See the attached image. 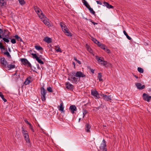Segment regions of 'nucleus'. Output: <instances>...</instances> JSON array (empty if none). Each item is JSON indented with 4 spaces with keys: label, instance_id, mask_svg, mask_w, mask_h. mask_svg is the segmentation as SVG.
I'll return each mask as SVG.
<instances>
[{
    "label": "nucleus",
    "instance_id": "nucleus-10",
    "mask_svg": "<svg viewBox=\"0 0 151 151\" xmlns=\"http://www.w3.org/2000/svg\"><path fill=\"white\" fill-rule=\"evenodd\" d=\"M75 74L76 77H79L80 78L81 77L83 78L86 76V75L81 71H77L76 73H75Z\"/></svg>",
    "mask_w": 151,
    "mask_h": 151
},
{
    "label": "nucleus",
    "instance_id": "nucleus-36",
    "mask_svg": "<svg viewBox=\"0 0 151 151\" xmlns=\"http://www.w3.org/2000/svg\"><path fill=\"white\" fill-rule=\"evenodd\" d=\"M31 55L33 56V58H35L36 60L39 58L36 54L32 53Z\"/></svg>",
    "mask_w": 151,
    "mask_h": 151
},
{
    "label": "nucleus",
    "instance_id": "nucleus-32",
    "mask_svg": "<svg viewBox=\"0 0 151 151\" xmlns=\"http://www.w3.org/2000/svg\"><path fill=\"white\" fill-rule=\"evenodd\" d=\"M104 60V58H102L103 60H102V62H101L100 63H101V64L104 65H105L107 64V62L106 61Z\"/></svg>",
    "mask_w": 151,
    "mask_h": 151
},
{
    "label": "nucleus",
    "instance_id": "nucleus-7",
    "mask_svg": "<svg viewBox=\"0 0 151 151\" xmlns=\"http://www.w3.org/2000/svg\"><path fill=\"white\" fill-rule=\"evenodd\" d=\"M21 61L23 64L27 65V67H30L31 64L28 60L25 58L21 59Z\"/></svg>",
    "mask_w": 151,
    "mask_h": 151
},
{
    "label": "nucleus",
    "instance_id": "nucleus-57",
    "mask_svg": "<svg viewBox=\"0 0 151 151\" xmlns=\"http://www.w3.org/2000/svg\"><path fill=\"white\" fill-rule=\"evenodd\" d=\"M17 71H16V72H15V73L13 75H12L13 76H15V75H17Z\"/></svg>",
    "mask_w": 151,
    "mask_h": 151
},
{
    "label": "nucleus",
    "instance_id": "nucleus-25",
    "mask_svg": "<svg viewBox=\"0 0 151 151\" xmlns=\"http://www.w3.org/2000/svg\"><path fill=\"white\" fill-rule=\"evenodd\" d=\"M36 13L38 14L39 17H40V16H41V15H44L43 13H42V11L40 9V10H38L37 12H36Z\"/></svg>",
    "mask_w": 151,
    "mask_h": 151
},
{
    "label": "nucleus",
    "instance_id": "nucleus-39",
    "mask_svg": "<svg viewBox=\"0 0 151 151\" xmlns=\"http://www.w3.org/2000/svg\"><path fill=\"white\" fill-rule=\"evenodd\" d=\"M36 60L40 64H44L43 62L38 58Z\"/></svg>",
    "mask_w": 151,
    "mask_h": 151
},
{
    "label": "nucleus",
    "instance_id": "nucleus-63",
    "mask_svg": "<svg viewBox=\"0 0 151 151\" xmlns=\"http://www.w3.org/2000/svg\"><path fill=\"white\" fill-rule=\"evenodd\" d=\"M9 51H10V48H9Z\"/></svg>",
    "mask_w": 151,
    "mask_h": 151
},
{
    "label": "nucleus",
    "instance_id": "nucleus-61",
    "mask_svg": "<svg viewBox=\"0 0 151 151\" xmlns=\"http://www.w3.org/2000/svg\"><path fill=\"white\" fill-rule=\"evenodd\" d=\"M81 120V118H79V119L78 122H80V120Z\"/></svg>",
    "mask_w": 151,
    "mask_h": 151
},
{
    "label": "nucleus",
    "instance_id": "nucleus-46",
    "mask_svg": "<svg viewBox=\"0 0 151 151\" xmlns=\"http://www.w3.org/2000/svg\"><path fill=\"white\" fill-rule=\"evenodd\" d=\"M0 48L1 49H5V48L4 47V46L2 45V44L1 42H0Z\"/></svg>",
    "mask_w": 151,
    "mask_h": 151
},
{
    "label": "nucleus",
    "instance_id": "nucleus-40",
    "mask_svg": "<svg viewBox=\"0 0 151 151\" xmlns=\"http://www.w3.org/2000/svg\"><path fill=\"white\" fill-rule=\"evenodd\" d=\"M47 90L49 92H52L53 91L52 88L50 86L47 88Z\"/></svg>",
    "mask_w": 151,
    "mask_h": 151
},
{
    "label": "nucleus",
    "instance_id": "nucleus-5",
    "mask_svg": "<svg viewBox=\"0 0 151 151\" xmlns=\"http://www.w3.org/2000/svg\"><path fill=\"white\" fill-rule=\"evenodd\" d=\"M100 151H106V141L104 139H103L102 143L101 144L100 146Z\"/></svg>",
    "mask_w": 151,
    "mask_h": 151
},
{
    "label": "nucleus",
    "instance_id": "nucleus-59",
    "mask_svg": "<svg viewBox=\"0 0 151 151\" xmlns=\"http://www.w3.org/2000/svg\"><path fill=\"white\" fill-rule=\"evenodd\" d=\"M91 72L93 73H94V70H91Z\"/></svg>",
    "mask_w": 151,
    "mask_h": 151
},
{
    "label": "nucleus",
    "instance_id": "nucleus-30",
    "mask_svg": "<svg viewBox=\"0 0 151 151\" xmlns=\"http://www.w3.org/2000/svg\"><path fill=\"white\" fill-rule=\"evenodd\" d=\"M102 74L101 73H98V78L99 79V81H102Z\"/></svg>",
    "mask_w": 151,
    "mask_h": 151
},
{
    "label": "nucleus",
    "instance_id": "nucleus-38",
    "mask_svg": "<svg viewBox=\"0 0 151 151\" xmlns=\"http://www.w3.org/2000/svg\"><path fill=\"white\" fill-rule=\"evenodd\" d=\"M18 1L20 4L21 5L24 4L25 3L24 0H18Z\"/></svg>",
    "mask_w": 151,
    "mask_h": 151
},
{
    "label": "nucleus",
    "instance_id": "nucleus-4",
    "mask_svg": "<svg viewBox=\"0 0 151 151\" xmlns=\"http://www.w3.org/2000/svg\"><path fill=\"white\" fill-rule=\"evenodd\" d=\"M47 91L43 87L40 88V93L41 94V98L43 101H45L46 100V95Z\"/></svg>",
    "mask_w": 151,
    "mask_h": 151
},
{
    "label": "nucleus",
    "instance_id": "nucleus-13",
    "mask_svg": "<svg viewBox=\"0 0 151 151\" xmlns=\"http://www.w3.org/2000/svg\"><path fill=\"white\" fill-rule=\"evenodd\" d=\"M136 86L137 87V88L139 89H143L145 88V85H142V84L140 83H136Z\"/></svg>",
    "mask_w": 151,
    "mask_h": 151
},
{
    "label": "nucleus",
    "instance_id": "nucleus-31",
    "mask_svg": "<svg viewBox=\"0 0 151 151\" xmlns=\"http://www.w3.org/2000/svg\"><path fill=\"white\" fill-rule=\"evenodd\" d=\"M22 133L23 134V136L28 134L27 131L24 130L23 127H22Z\"/></svg>",
    "mask_w": 151,
    "mask_h": 151
},
{
    "label": "nucleus",
    "instance_id": "nucleus-18",
    "mask_svg": "<svg viewBox=\"0 0 151 151\" xmlns=\"http://www.w3.org/2000/svg\"><path fill=\"white\" fill-rule=\"evenodd\" d=\"M31 79V77H29L27 78L25 82H24V84L26 85H27L30 83L31 82L30 80Z\"/></svg>",
    "mask_w": 151,
    "mask_h": 151
},
{
    "label": "nucleus",
    "instance_id": "nucleus-42",
    "mask_svg": "<svg viewBox=\"0 0 151 151\" xmlns=\"http://www.w3.org/2000/svg\"><path fill=\"white\" fill-rule=\"evenodd\" d=\"M4 54L6 55L7 57H8L9 58H10L11 57V55H10L8 51L4 52Z\"/></svg>",
    "mask_w": 151,
    "mask_h": 151
},
{
    "label": "nucleus",
    "instance_id": "nucleus-20",
    "mask_svg": "<svg viewBox=\"0 0 151 151\" xmlns=\"http://www.w3.org/2000/svg\"><path fill=\"white\" fill-rule=\"evenodd\" d=\"M24 137L25 141L27 142H29V138L28 134L23 136Z\"/></svg>",
    "mask_w": 151,
    "mask_h": 151
},
{
    "label": "nucleus",
    "instance_id": "nucleus-6",
    "mask_svg": "<svg viewBox=\"0 0 151 151\" xmlns=\"http://www.w3.org/2000/svg\"><path fill=\"white\" fill-rule=\"evenodd\" d=\"M100 95L105 101H108L111 100L112 97L111 95L107 96L103 93H101Z\"/></svg>",
    "mask_w": 151,
    "mask_h": 151
},
{
    "label": "nucleus",
    "instance_id": "nucleus-64",
    "mask_svg": "<svg viewBox=\"0 0 151 151\" xmlns=\"http://www.w3.org/2000/svg\"><path fill=\"white\" fill-rule=\"evenodd\" d=\"M106 93H108V92H106Z\"/></svg>",
    "mask_w": 151,
    "mask_h": 151
},
{
    "label": "nucleus",
    "instance_id": "nucleus-27",
    "mask_svg": "<svg viewBox=\"0 0 151 151\" xmlns=\"http://www.w3.org/2000/svg\"><path fill=\"white\" fill-rule=\"evenodd\" d=\"M82 2L84 5H85L87 8L90 6L88 4L87 2L85 0H82Z\"/></svg>",
    "mask_w": 151,
    "mask_h": 151
},
{
    "label": "nucleus",
    "instance_id": "nucleus-1",
    "mask_svg": "<svg viewBox=\"0 0 151 151\" xmlns=\"http://www.w3.org/2000/svg\"><path fill=\"white\" fill-rule=\"evenodd\" d=\"M78 78L76 76L75 72H72L70 73L68 77V80L71 81L73 83L77 84L78 82Z\"/></svg>",
    "mask_w": 151,
    "mask_h": 151
},
{
    "label": "nucleus",
    "instance_id": "nucleus-60",
    "mask_svg": "<svg viewBox=\"0 0 151 151\" xmlns=\"http://www.w3.org/2000/svg\"><path fill=\"white\" fill-rule=\"evenodd\" d=\"M149 91H150L151 92V88H149Z\"/></svg>",
    "mask_w": 151,
    "mask_h": 151
},
{
    "label": "nucleus",
    "instance_id": "nucleus-26",
    "mask_svg": "<svg viewBox=\"0 0 151 151\" xmlns=\"http://www.w3.org/2000/svg\"><path fill=\"white\" fill-rule=\"evenodd\" d=\"M14 37L15 38V39L18 41L23 42V40L19 36L17 35H15L14 36Z\"/></svg>",
    "mask_w": 151,
    "mask_h": 151
},
{
    "label": "nucleus",
    "instance_id": "nucleus-55",
    "mask_svg": "<svg viewBox=\"0 0 151 151\" xmlns=\"http://www.w3.org/2000/svg\"><path fill=\"white\" fill-rule=\"evenodd\" d=\"M123 32V33H124V35L125 36L127 35V32H126L125 30H124Z\"/></svg>",
    "mask_w": 151,
    "mask_h": 151
},
{
    "label": "nucleus",
    "instance_id": "nucleus-37",
    "mask_svg": "<svg viewBox=\"0 0 151 151\" xmlns=\"http://www.w3.org/2000/svg\"><path fill=\"white\" fill-rule=\"evenodd\" d=\"M100 58H100V57H99L97 56H96V59L99 62H102V60H103L102 58L101 59H100Z\"/></svg>",
    "mask_w": 151,
    "mask_h": 151
},
{
    "label": "nucleus",
    "instance_id": "nucleus-58",
    "mask_svg": "<svg viewBox=\"0 0 151 151\" xmlns=\"http://www.w3.org/2000/svg\"><path fill=\"white\" fill-rule=\"evenodd\" d=\"M73 64L74 65V67H75V62H73Z\"/></svg>",
    "mask_w": 151,
    "mask_h": 151
},
{
    "label": "nucleus",
    "instance_id": "nucleus-35",
    "mask_svg": "<svg viewBox=\"0 0 151 151\" xmlns=\"http://www.w3.org/2000/svg\"><path fill=\"white\" fill-rule=\"evenodd\" d=\"M137 70L139 72L141 73H143L144 72L143 69L140 67H138Z\"/></svg>",
    "mask_w": 151,
    "mask_h": 151
},
{
    "label": "nucleus",
    "instance_id": "nucleus-48",
    "mask_svg": "<svg viewBox=\"0 0 151 151\" xmlns=\"http://www.w3.org/2000/svg\"><path fill=\"white\" fill-rule=\"evenodd\" d=\"M11 42L12 44H15L16 43V41L14 39H12L11 40Z\"/></svg>",
    "mask_w": 151,
    "mask_h": 151
},
{
    "label": "nucleus",
    "instance_id": "nucleus-2",
    "mask_svg": "<svg viewBox=\"0 0 151 151\" xmlns=\"http://www.w3.org/2000/svg\"><path fill=\"white\" fill-rule=\"evenodd\" d=\"M60 25L63 31L65 33V35L68 36H72V34L68 30V28L65 24L62 22L60 23Z\"/></svg>",
    "mask_w": 151,
    "mask_h": 151
},
{
    "label": "nucleus",
    "instance_id": "nucleus-41",
    "mask_svg": "<svg viewBox=\"0 0 151 151\" xmlns=\"http://www.w3.org/2000/svg\"><path fill=\"white\" fill-rule=\"evenodd\" d=\"M34 10H35V12H37V11L38 10H40V8H39V7H38L37 6H34Z\"/></svg>",
    "mask_w": 151,
    "mask_h": 151
},
{
    "label": "nucleus",
    "instance_id": "nucleus-21",
    "mask_svg": "<svg viewBox=\"0 0 151 151\" xmlns=\"http://www.w3.org/2000/svg\"><path fill=\"white\" fill-rule=\"evenodd\" d=\"M98 45L101 48L105 50V48H106V47L105 46V45L104 44H103L101 42H99Z\"/></svg>",
    "mask_w": 151,
    "mask_h": 151
},
{
    "label": "nucleus",
    "instance_id": "nucleus-53",
    "mask_svg": "<svg viewBox=\"0 0 151 151\" xmlns=\"http://www.w3.org/2000/svg\"><path fill=\"white\" fill-rule=\"evenodd\" d=\"M96 3L98 4H99L100 5H102V3L100 1H96Z\"/></svg>",
    "mask_w": 151,
    "mask_h": 151
},
{
    "label": "nucleus",
    "instance_id": "nucleus-54",
    "mask_svg": "<svg viewBox=\"0 0 151 151\" xmlns=\"http://www.w3.org/2000/svg\"><path fill=\"white\" fill-rule=\"evenodd\" d=\"M24 121L27 124H28L29 125L31 124L26 119L24 120Z\"/></svg>",
    "mask_w": 151,
    "mask_h": 151
},
{
    "label": "nucleus",
    "instance_id": "nucleus-51",
    "mask_svg": "<svg viewBox=\"0 0 151 151\" xmlns=\"http://www.w3.org/2000/svg\"><path fill=\"white\" fill-rule=\"evenodd\" d=\"M3 32V31L1 29H0V38H2L1 34Z\"/></svg>",
    "mask_w": 151,
    "mask_h": 151
},
{
    "label": "nucleus",
    "instance_id": "nucleus-33",
    "mask_svg": "<svg viewBox=\"0 0 151 151\" xmlns=\"http://www.w3.org/2000/svg\"><path fill=\"white\" fill-rule=\"evenodd\" d=\"M92 40L95 43L97 44V45L100 42L98 41H97L96 39L92 37Z\"/></svg>",
    "mask_w": 151,
    "mask_h": 151
},
{
    "label": "nucleus",
    "instance_id": "nucleus-11",
    "mask_svg": "<svg viewBox=\"0 0 151 151\" xmlns=\"http://www.w3.org/2000/svg\"><path fill=\"white\" fill-rule=\"evenodd\" d=\"M1 62L2 65L4 67L7 66L8 63L4 58H1Z\"/></svg>",
    "mask_w": 151,
    "mask_h": 151
},
{
    "label": "nucleus",
    "instance_id": "nucleus-50",
    "mask_svg": "<svg viewBox=\"0 0 151 151\" xmlns=\"http://www.w3.org/2000/svg\"><path fill=\"white\" fill-rule=\"evenodd\" d=\"M89 21L91 22L94 25H95V24H98L97 23H96V22H92V20L91 19H89Z\"/></svg>",
    "mask_w": 151,
    "mask_h": 151
},
{
    "label": "nucleus",
    "instance_id": "nucleus-34",
    "mask_svg": "<svg viewBox=\"0 0 151 151\" xmlns=\"http://www.w3.org/2000/svg\"><path fill=\"white\" fill-rule=\"evenodd\" d=\"M35 48L37 50H43V48L42 47L40 46L36 45L35 46Z\"/></svg>",
    "mask_w": 151,
    "mask_h": 151
},
{
    "label": "nucleus",
    "instance_id": "nucleus-19",
    "mask_svg": "<svg viewBox=\"0 0 151 151\" xmlns=\"http://www.w3.org/2000/svg\"><path fill=\"white\" fill-rule=\"evenodd\" d=\"M64 107L63 106V102H62L60 104L59 110L62 111H64Z\"/></svg>",
    "mask_w": 151,
    "mask_h": 151
},
{
    "label": "nucleus",
    "instance_id": "nucleus-15",
    "mask_svg": "<svg viewBox=\"0 0 151 151\" xmlns=\"http://www.w3.org/2000/svg\"><path fill=\"white\" fill-rule=\"evenodd\" d=\"M102 5L103 6H106V7L108 9L113 8V6L109 4L108 3L106 2H104L103 3Z\"/></svg>",
    "mask_w": 151,
    "mask_h": 151
},
{
    "label": "nucleus",
    "instance_id": "nucleus-29",
    "mask_svg": "<svg viewBox=\"0 0 151 151\" xmlns=\"http://www.w3.org/2000/svg\"><path fill=\"white\" fill-rule=\"evenodd\" d=\"M0 96L1 97L2 99L4 101V102L6 101V100L4 98V96L3 94L1 92H0Z\"/></svg>",
    "mask_w": 151,
    "mask_h": 151
},
{
    "label": "nucleus",
    "instance_id": "nucleus-3",
    "mask_svg": "<svg viewBox=\"0 0 151 151\" xmlns=\"http://www.w3.org/2000/svg\"><path fill=\"white\" fill-rule=\"evenodd\" d=\"M40 18L41 19L42 21L46 25L49 27H51V25L49 22V19L47 18V17L45 15H41L40 16Z\"/></svg>",
    "mask_w": 151,
    "mask_h": 151
},
{
    "label": "nucleus",
    "instance_id": "nucleus-23",
    "mask_svg": "<svg viewBox=\"0 0 151 151\" xmlns=\"http://www.w3.org/2000/svg\"><path fill=\"white\" fill-rule=\"evenodd\" d=\"M55 47V50L57 52H62V51L61 50L58 45L56 46Z\"/></svg>",
    "mask_w": 151,
    "mask_h": 151
},
{
    "label": "nucleus",
    "instance_id": "nucleus-16",
    "mask_svg": "<svg viewBox=\"0 0 151 151\" xmlns=\"http://www.w3.org/2000/svg\"><path fill=\"white\" fill-rule=\"evenodd\" d=\"M43 40L48 43H50L52 42L51 39L48 37H45L43 39Z\"/></svg>",
    "mask_w": 151,
    "mask_h": 151
},
{
    "label": "nucleus",
    "instance_id": "nucleus-12",
    "mask_svg": "<svg viewBox=\"0 0 151 151\" xmlns=\"http://www.w3.org/2000/svg\"><path fill=\"white\" fill-rule=\"evenodd\" d=\"M77 108L75 105H72L70 106L69 110L71 111V113L73 114L74 113V111L77 110Z\"/></svg>",
    "mask_w": 151,
    "mask_h": 151
},
{
    "label": "nucleus",
    "instance_id": "nucleus-8",
    "mask_svg": "<svg viewBox=\"0 0 151 151\" xmlns=\"http://www.w3.org/2000/svg\"><path fill=\"white\" fill-rule=\"evenodd\" d=\"M91 94L93 95L96 99H98L99 97V95L98 92L96 90H91Z\"/></svg>",
    "mask_w": 151,
    "mask_h": 151
},
{
    "label": "nucleus",
    "instance_id": "nucleus-24",
    "mask_svg": "<svg viewBox=\"0 0 151 151\" xmlns=\"http://www.w3.org/2000/svg\"><path fill=\"white\" fill-rule=\"evenodd\" d=\"M90 126L88 124L86 123V130L87 132H90Z\"/></svg>",
    "mask_w": 151,
    "mask_h": 151
},
{
    "label": "nucleus",
    "instance_id": "nucleus-22",
    "mask_svg": "<svg viewBox=\"0 0 151 151\" xmlns=\"http://www.w3.org/2000/svg\"><path fill=\"white\" fill-rule=\"evenodd\" d=\"M6 0H0V4L1 6H4L6 4Z\"/></svg>",
    "mask_w": 151,
    "mask_h": 151
},
{
    "label": "nucleus",
    "instance_id": "nucleus-44",
    "mask_svg": "<svg viewBox=\"0 0 151 151\" xmlns=\"http://www.w3.org/2000/svg\"><path fill=\"white\" fill-rule=\"evenodd\" d=\"M87 111L86 110H83V118H84L85 115L87 114Z\"/></svg>",
    "mask_w": 151,
    "mask_h": 151
},
{
    "label": "nucleus",
    "instance_id": "nucleus-47",
    "mask_svg": "<svg viewBox=\"0 0 151 151\" xmlns=\"http://www.w3.org/2000/svg\"><path fill=\"white\" fill-rule=\"evenodd\" d=\"M104 50H105V51L106 52L108 53H111V52L110 50L109 49H108L106 47V48H105V49Z\"/></svg>",
    "mask_w": 151,
    "mask_h": 151
},
{
    "label": "nucleus",
    "instance_id": "nucleus-14",
    "mask_svg": "<svg viewBox=\"0 0 151 151\" xmlns=\"http://www.w3.org/2000/svg\"><path fill=\"white\" fill-rule=\"evenodd\" d=\"M65 85L66 86V88L70 90H72L73 87V85L71 84L69 82H67Z\"/></svg>",
    "mask_w": 151,
    "mask_h": 151
},
{
    "label": "nucleus",
    "instance_id": "nucleus-52",
    "mask_svg": "<svg viewBox=\"0 0 151 151\" xmlns=\"http://www.w3.org/2000/svg\"><path fill=\"white\" fill-rule=\"evenodd\" d=\"M126 36L129 40H130L132 39V38L128 35V34L126 35Z\"/></svg>",
    "mask_w": 151,
    "mask_h": 151
},
{
    "label": "nucleus",
    "instance_id": "nucleus-17",
    "mask_svg": "<svg viewBox=\"0 0 151 151\" xmlns=\"http://www.w3.org/2000/svg\"><path fill=\"white\" fill-rule=\"evenodd\" d=\"M7 66H6L5 68H7L8 70H10L12 69H13L15 67V65H14L7 64Z\"/></svg>",
    "mask_w": 151,
    "mask_h": 151
},
{
    "label": "nucleus",
    "instance_id": "nucleus-9",
    "mask_svg": "<svg viewBox=\"0 0 151 151\" xmlns=\"http://www.w3.org/2000/svg\"><path fill=\"white\" fill-rule=\"evenodd\" d=\"M142 97L144 100L149 102L151 99V96H149L145 93H144L142 95Z\"/></svg>",
    "mask_w": 151,
    "mask_h": 151
},
{
    "label": "nucleus",
    "instance_id": "nucleus-28",
    "mask_svg": "<svg viewBox=\"0 0 151 151\" xmlns=\"http://www.w3.org/2000/svg\"><path fill=\"white\" fill-rule=\"evenodd\" d=\"M89 10V11H90V12L93 14L94 15H95V12L93 10V9L90 6H89L87 8Z\"/></svg>",
    "mask_w": 151,
    "mask_h": 151
},
{
    "label": "nucleus",
    "instance_id": "nucleus-62",
    "mask_svg": "<svg viewBox=\"0 0 151 151\" xmlns=\"http://www.w3.org/2000/svg\"><path fill=\"white\" fill-rule=\"evenodd\" d=\"M42 56L41 55H40V56H39V58H40V57Z\"/></svg>",
    "mask_w": 151,
    "mask_h": 151
},
{
    "label": "nucleus",
    "instance_id": "nucleus-45",
    "mask_svg": "<svg viewBox=\"0 0 151 151\" xmlns=\"http://www.w3.org/2000/svg\"><path fill=\"white\" fill-rule=\"evenodd\" d=\"M3 40L6 42L8 43L9 42V40L8 39L5 38H2Z\"/></svg>",
    "mask_w": 151,
    "mask_h": 151
},
{
    "label": "nucleus",
    "instance_id": "nucleus-56",
    "mask_svg": "<svg viewBox=\"0 0 151 151\" xmlns=\"http://www.w3.org/2000/svg\"><path fill=\"white\" fill-rule=\"evenodd\" d=\"M134 76L137 79L138 78V77L136 75H134Z\"/></svg>",
    "mask_w": 151,
    "mask_h": 151
},
{
    "label": "nucleus",
    "instance_id": "nucleus-49",
    "mask_svg": "<svg viewBox=\"0 0 151 151\" xmlns=\"http://www.w3.org/2000/svg\"><path fill=\"white\" fill-rule=\"evenodd\" d=\"M29 125V128L31 129V130H32V131L33 132H34V129H33V127L31 125V124H30Z\"/></svg>",
    "mask_w": 151,
    "mask_h": 151
},
{
    "label": "nucleus",
    "instance_id": "nucleus-43",
    "mask_svg": "<svg viewBox=\"0 0 151 151\" xmlns=\"http://www.w3.org/2000/svg\"><path fill=\"white\" fill-rule=\"evenodd\" d=\"M73 59L79 64H81V61H80L79 60H78L77 59V58L76 57H74Z\"/></svg>",
    "mask_w": 151,
    "mask_h": 151
}]
</instances>
